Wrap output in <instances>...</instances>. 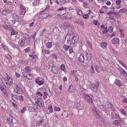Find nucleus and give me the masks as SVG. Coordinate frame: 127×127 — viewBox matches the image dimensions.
Masks as SVG:
<instances>
[{
  "label": "nucleus",
  "mask_w": 127,
  "mask_h": 127,
  "mask_svg": "<svg viewBox=\"0 0 127 127\" xmlns=\"http://www.w3.org/2000/svg\"><path fill=\"white\" fill-rule=\"evenodd\" d=\"M5 75L6 77L7 81L4 77L1 78V80L5 87L6 88H8L9 86H11L13 84V80L9 76L7 73H6Z\"/></svg>",
  "instance_id": "nucleus-1"
},
{
  "label": "nucleus",
  "mask_w": 127,
  "mask_h": 127,
  "mask_svg": "<svg viewBox=\"0 0 127 127\" xmlns=\"http://www.w3.org/2000/svg\"><path fill=\"white\" fill-rule=\"evenodd\" d=\"M34 99L35 100V103L39 107H41L44 105V103L41 97L36 96L34 97Z\"/></svg>",
  "instance_id": "nucleus-2"
},
{
  "label": "nucleus",
  "mask_w": 127,
  "mask_h": 127,
  "mask_svg": "<svg viewBox=\"0 0 127 127\" xmlns=\"http://www.w3.org/2000/svg\"><path fill=\"white\" fill-rule=\"evenodd\" d=\"M49 15L50 14L48 13L42 11L40 12L39 16L40 18L42 19L47 18Z\"/></svg>",
  "instance_id": "nucleus-3"
},
{
  "label": "nucleus",
  "mask_w": 127,
  "mask_h": 127,
  "mask_svg": "<svg viewBox=\"0 0 127 127\" xmlns=\"http://www.w3.org/2000/svg\"><path fill=\"white\" fill-rule=\"evenodd\" d=\"M23 75L26 78L29 80H32L33 78L32 75L30 73L27 72H22Z\"/></svg>",
  "instance_id": "nucleus-4"
},
{
  "label": "nucleus",
  "mask_w": 127,
  "mask_h": 127,
  "mask_svg": "<svg viewBox=\"0 0 127 127\" xmlns=\"http://www.w3.org/2000/svg\"><path fill=\"white\" fill-rule=\"evenodd\" d=\"M83 96L85 99L88 103H91L93 102L92 98L88 95L85 94L83 95Z\"/></svg>",
  "instance_id": "nucleus-5"
},
{
  "label": "nucleus",
  "mask_w": 127,
  "mask_h": 127,
  "mask_svg": "<svg viewBox=\"0 0 127 127\" xmlns=\"http://www.w3.org/2000/svg\"><path fill=\"white\" fill-rule=\"evenodd\" d=\"M20 14L21 15H24L26 12V10L25 7L22 4L20 5Z\"/></svg>",
  "instance_id": "nucleus-6"
},
{
  "label": "nucleus",
  "mask_w": 127,
  "mask_h": 127,
  "mask_svg": "<svg viewBox=\"0 0 127 127\" xmlns=\"http://www.w3.org/2000/svg\"><path fill=\"white\" fill-rule=\"evenodd\" d=\"M38 54L35 51H33L32 53V54H29V56L30 57H31L32 59H34L35 60H37L38 59Z\"/></svg>",
  "instance_id": "nucleus-7"
},
{
  "label": "nucleus",
  "mask_w": 127,
  "mask_h": 127,
  "mask_svg": "<svg viewBox=\"0 0 127 127\" xmlns=\"http://www.w3.org/2000/svg\"><path fill=\"white\" fill-rule=\"evenodd\" d=\"M89 87L90 89L93 92H96L97 89V87L94 84H90L89 85Z\"/></svg>",
  "instance_id": "nucleus-8"
},
{
  "label": "nucleus",
  "mask_w": 127,
  "mask_h": 127,
  "mask_svg": "<svg viewBox=\"0 0 127 127\" xmlns=\"http://www.w3.org/2000/svg\"><path fill=\"white\" fill-rule=\"evenodd\" d=\"M78 38L76 36H74L72 37L71 39V43L70 44V45L73 46L78 41Z\"/></svg>",
  "instance_id": "nucleus-9"
},
{
  "label": "nucleus",
  "mask_w": 127,
  "mask_h": 127,
  "mask_svg": "<svg viewBox=\"0 0 127 127\" xmlns=\"http://www.w3.org/2000/svg\"><path fill=\"white\" fill-rule=\"evenodd\" d=\"M70 73L73 76L75 77L79 76L80 73H77V70L75 69L71 71Z\"/></svg>",
  "instance_id": "nucleus-10"
},
{
  "label": "nucleus",
  "mask_w": 127,
  "mask_h": 127,
  "mask_svg": "<svg viewBox=\"0 0 127 127\" xmlns=\"http://www.w3.org/2000/svg\"><path fill=\"white\" fill-rule=\"evenodd\" d=\"M14 90L16 92L19 94H20L22 92L21 89L18 87L16 84H14Z\"/></svg>",
  "instance_id": "nucleus-11"
},
{
  "label": "nucleus",
  "mask_w": 127,
  "mask_h": 127,
  "mask_svg": "<svg viewBox=\"0 0 127 127\" xmlns=\"http://www.w3.org/2000/svg\"><path fill=\"white\" fill-rule=\"evenodd\" d=\"M120 40L119 38L116 37H114L111 40L112 43L114 44H116L119 42Z\"/></svg>",
  "instance_id": "nucleus-12"
},
{
  "label": "nucleus",
  "mask_w": 127,
  "mask_h": 127,
  "mask_svg": "<svg viewBox=\"0 0 127 127\" xmlns=\"http://www.w3.org/2000/svg\"><path fill=\"white\" fill-rule=\"evenodd\" d=\"M87 56V59L90 61L92 58V56L91 52L88 50H87L86 51Z\"/></svg>",
  "instance_id": "nucleus-13"
},
{
  "label": "nucleus",
  "mask_w": 127,
  "mask_h": 127,
  "mask_svg": "<svg viewBox=\"0 0 127 127\" xmlns=\"http://www.w3.org/2000/svg\"><path fill=\"white\" fill-rule=\"evenodd\" d=\"M62 16L63 17H64L65 19H68L70 18L71 19L72 18L71 15L67 12L63 14Z\"/></svg>",
  "instance_id": "nucleus-14"
},
{
  "label": "nucleus",
  "mask_w": 127,
  "mask_h": 127,
  "mask_svg": "<svg viewBox=\"0 0 127 127\" xmlns=\"http://www.w3.org/2000/svg\"><path fill=\"white\" fill-rule=\"evenodd\" d=\"M35 82L36 83L39 85V86H41L43 84V82L42 81H39V79L38 78H36L35 80Z\"/></svg>",
  "instance_id": "nucleus-15"
},
{
  "label": "nucleus",
  "mask_w": 127,
  "mask_h": 127,
  "mask_svg": "<svg viewBox=\"0 0 127 127\" xmlns=\"http://www.w3.org/2000/svg\"><path fill=\"white\" fill-rule=\"evenodd\" d=\"M78 60L81 62H83L84 60V55L83 54L81 55L79 57Z\"/></svg>",
  "instance_id": "nucleus-16"
},
{
  "label": "nucleus",
  "mask_w": 127,
  "mask_h": 127,
  "mask_svg": "<svg viewBox=\"0 0 127 127\" xmlns=\"http://www.w3.org/2000/svg\"><path fill=\"white\" fill-rule=\"evenodd\" d=\"M52 71L54 73H58V67L56 66H54L52 68Z\"/></svg>",
  "instance_id": "nucleus-17"
},
{
  "label": "nucleus",
  "mask_w": 127,
  "mask_h": 127,
  "mask_svg": "<svg viewBox=\"0 0 127 127\" xmlns=\"http://www.w3.org/2000/svg\"><path fill=\"white\" fill-rule=\"evenodd\" d=\"M75 88L74 86L71 85L68 89V91L70 92H73L75 91Z\"/></svg>",
  "instance_id": "nucleus-18"
},
{
  "label": "nucleus",
  "mask_w": 127,
  "mask_h": 127,
  "mask_svg": "<svg viewBox=\"0 0 127 127\" xmlns=\"http://www.w3.org/2000/svg\"><path fill=\"white\" fill-rule=\"evenodd\" d=\"M115 83L117 86H118L120 87L123 85L122 83L121 82V81L118 80H116Z\"/></svg>",
  "instance_id": "nucleus-19"
},
{
  "label": "nucleus",
  "mask_w": 127,
  "mask_h": 127,
  "mask_svg": "<svg viewBox=\"0 0 127 127\" xmlns=\"http://www.w3.org/2000/svg\"><path fill=\"white\" fill-rule=\"evenodd\" d=\"M93 23L94 25L96 26L97 28H99V25L100 24V23L96 20H94L93 21Z\"/></svg>",
  "instance_id": "nucleus-20"
},
{
  "label": "nucleus",
  "mask_w": 127,
  "mask_h": 127,
  "mask_svg": "<svg viewBox=\"0 0 127 127\" xmlns=\"http://www.w3.org/2000/svg\"><path fill=\"white\" fill-rule=\"evenodd\" d=\"M24 36L28 41L30 42L31 41L30 37L29 35L27 34H24Z\"/></svg>",
  "instance_id": "nucleus-21"
},
{
  "label": "nucleus",
  "mask_w": 127,
  "mask_h": 127,
  "mask_svg": "<svg viewBox=\"0 0 127 127\" xmlns=\"http://www.w3.org/2000/svg\"><path fill=\"white\" fill-rule=\"evenodd\" d=\"M12 98L13 100L15 102H17L18 100L17 96L14 95H13L12 96Z\"/></svg>",
  "instance_id": "nucleus-22"
},
{
  "label": "nucleus",
  "mask_w": 127,
  "mask_h": 127,
  "mask_svg": "<svg viewBox=\"0 0 127 127\" xmlns=\"http://www.w3.org/2000/svg\"><path fill=\"white\" fill-rule=\"evenodd\" d=\"M70 26V25L68 22H65L64 23V28H65V29L67 28L68 27H69Z\"/></svg>",
  "instance_id": "nucleus-23"
},
{
  "label": "nucleus",
  "mask_w": 127,
  "mask_h": 127,
  "mask_svg": "<svg viewBox=\"0 0 127 127\" xmlns=\"http://www.w3.org/2000/svg\"><path fill=\"white\" fill-rule=\"evenodd\" d=\"M46 89H45V91L47 94V95L49 97H50L52 95V94L51 93L50 89H49L48 90H47Z\"/></svg>",
  "instance_id": "nucleus-24"
},
{
  "label": "nucleus",
  "mask_w": 127,
  "mask_h": 127,
  "mask_svg": "<svg viewBox=\"0 0 127 127\" xmlns=\"http://www.w3.org/2000/svg\"><path fill=\"white\" fill-rule=\"evenodd\" d=\"M46 46L47 48H51L52 46V43L51 42H47L46 44Z\"/></svg>",
  "instance_id": "nucleus-25"
},
{
  "label": "nucleus",
  "mask_w": 127,
  "mask_h": 127,
  "mask_svg": "<svg viewBox=\"0 0 127 127\" xmlns=\"http://www.w3.org/2000/svg\"><path fill=\"white\" fill-rule=\"evenodd\" d=\"M28 110L30 112H34L35 111V108L33 107L30 106L28 107Z\"/></svg>",
  "instance_id": "nucleus-26"
},
{
  "label": "nucleus",
  "mask_w": 127,
  "mask_h": 127,
  "mask_svg": "<svg viewBox=\"0 0 127 127\" xmlns=\"http://www.w3.org/2000/svg\"><path fill=\"white\" fill-rule=\"evenodd\" d=\"M3 93L4 96L5 97H7L8 96V94L7 93L5 89L2 91Z\"/></svg>",
  "instance_id": "nucleus-27"
},
{
  "label": "nucleus",
  "mask_w": 127,
  "mask_h": 127,
  "mask_svg": "<svg viewBox=\"0 0 127 127\" xmlns=\"http://www.w3.org/2000/svg\"><path fill=\"white\" fill-rule=\"evenodd\" d=\"M94 113L97 117L98 118L100 117L98 113L96 110L94 109Z\"/></svg>",
  "instance_id": "nucleus-28"
},
{
  "label": "nucleus",
  "mask_w": 127,
  "mask_h": 127,
  "mask_svg": "<svg viewBox=\"0 0 127 127\" xmlns=\"http://www.w3.org/2000/svg\"><path fill=\"white\" fill-rule=\"evenodd\" d=\"M25 70L27 72H30L32 70L31 66H27L25 68Z\"/></svg>",
  "instance_id": "nucleus-29"
},
{
  "label": "nucleus",
  "mask_w": 127,
  "mask_h": 127,
  "mask_svg": "<svg viewBox=\"0 0 127 127\" xmlns=\"http://www.w3.org/2000/svg\"><path fill=\"white\" fill-rule=\"evenodd\" d=\"M77 22L78 24L81 25L82 27L83 28L84 27V23L81 21V20H78L77 21Z\"/></svg>",
  "instance_id": "nucleus-30"
},
{
  "label": "nucleus",
  "mask_w": 127,
  "mask_h": 127,
  "mask_svg": "<svg viewBox=\"0 0 127 127\" xmlns=\"http://www.w3.org/2000/svg\"><path fill=\"white\" fill-rule=\"evenodd\" d=\"M2 14L6 16L7 15L8 13L7 11L5 9H3L1 12Z\"/></svg>",
  "instance_id": "nucleus-31"
},
{
  "label": "nucleus",
  "mask_w": 127,
  "mask_h": 127,
  "mask_svg": "<svg viewBox=\"0 0 127 127\" xmlns=\"http://www.w3.org/2000/svg\"><path fill=\"white\" fill-rule=\"evenodd\" d=\"M25 43V40L24 39H21L20 42V45L21 46H24Z\"/></svg>",
  "instance_id": "nucleus-32"
},
{
  "label": "nucleus",
  "mask_w": 127,
  "mask_h": 127,
  "mask_svg": "<svg viewBox=\"0 0 127 127\" xmlns=\"http://www.w3.org/2000/svg\"><path fill=\"white\" fill-rule=\"evenodd\" d=\"M107 43L106 42H103L100 44L101 47L103 48H105L106 47Z\"/></svg>",
  "instance_id": "nucleus-33"
},
{
  "label": "nucleus",
  "mask_w": 127,
  "mask_h": 127,
  "mask_svg": "<svg viewBox=\"0 0 127 127\" xmlns=\"http://www.w3.org/2000/svg\"><path fill=\"white\" fill-rule=\"evenodd\" d=\"M8 119V120L7 121L9 123H12L13 121V117L12 116H9Z\"/></svg>",
  "instance_id": "nucleus-34"
},
{
  "label": "nucleus",
  "mask_w": 127,
  "mask_h": 127,
  "mask_svg": "<svg viewBox=\"0 0 127 127\" xmlns=\"http://www.w3.org/2000/svg\"><path fill=\"white\" fill-rule=\"evenodd\" d=\"M60 69L63 71H64L66 70L65 66L64 64H62L61 66Z\"/></svg>",
  "instance_id": "nucleus-35"
},
{
  "label": "nucleus",
  "mask_w": 127,
  "mask_h": 127,
  "mask_svg": "<svg viewBox=\"0 0 127 127\" xmlns=\"http://www.w3.org/2000/svg\"><path fill=\"white\" fill-rule=\"evenodd\" d=\"M40 42V39L39 38H37L35 41L34 45H36L38 44H39Z\"/></svg>",
  "instance_id": "nucleus-36"
},
{
  "label": "nucleus",
  "mask_w": 127,
  "mask_h": 127,
  "mask_svg": "<svg viewBox=\"0 0 127 127\" xmlns=\"http://www.w3.org/2000/svg\"><path fill=\"white\" fill-rule=\"evenodd\" d=\"M17 99L18 102L19 100L22 101L24 100V98H23V96L22 95H19L18 97H17Z\"/></svg>",
  "instance_id": "nucleus-37"
},
{
  "label": "nucleus",
  "mask_w": 127,
  "mask_h": 127,
  "mask_svg": "<svg viewBox=\"0 0 127 127\" xmlns=\"http://www.w3.org/2000/svg\"><path fill=\"white\" fill-rule=\"evenodd\" d=\"M109 19L112 20H113L115 21L116 19L114 17L113 15H109Z\"/></svg>",
  "instance_id": "nucleus-38"
},
{
  "label": "nucleus",
  "mask_w": 127,
  "mask_h": 127,
  "mask_svg": "<svg viewBox=\"0 0 127 127\" xmlns=\"http://www.w3.org/2000/svg\"><path fill=\"white\" fill-rule=\"evenodd\" d=\"M119 31L120 32L121 35L122 37H124L125 35L124 33L123 32V30L122 29H119Z\"/></svg>",
  "instance_id": "nucleus-39"
},
{
  "label": "nucleus",
  "mask_w": 127,
  "mask_h": 127,
  "mask_svg": "<svg viewBox=\"0 0 127 127\" xmlns=\"http://www.w3.org/2000/svg\"><path fill=\"white\" fill-rule=\"evenodd\" d=\"M76 12L77 13L80 15H81L82 14V11L79 9H77L76 10Z\"/></svg>",
  "instance_id": "nucleus-40"
},
{
  "label": "nucleus",
  "mask_w": 127,
  "mask_h": 127,
  "mask_svg": "<svg viewBox=\"0 0 127 127\" xmlns=\"http://www.w3.org/2000/svg\"><path fill=\"white\" fill-rule=\"evenodd\" d=\"M39 1L38 0H34L33 3V4L34 6H37L39 4Z\"/></svg>",
  "instance_id": "nucleus-41"
},
{
  "label": "nucleus",
  "mask_w": 127,
  "mask_h": 127,
  "mask_svg": "<svg viewBox=\"0 0 127 127\" xmlns=\"http://www.w3.org/2000/svg\"><path fill=\"white\" fill-rule=\"evenodd\" d=\"M103 30L102 31V33H107L108 32L107 27H106L105 28L103 29Z\"/></svg>",
  "instance_id": "nucleus-42"
},
{
  "label": "nucleus",
  "mask_w": 127,
  "mask_h": 127,
  "mask_svg": "<svg viewBox=\"0 0 127 127\" xmlns=\"http://www.w3.org/2000/svg\"><path fill=\"white\" fill-rule=\"evenodd\" d=\"M48 108L50 110V111L51 113H52L53 112V108L52 107V105L51 104H50L48 105Z\"/></svg>",
  "instance_id": "nucleus-43"
},
{
  "label": "nucleus",
  "mask_w": 127,
  "mask_h": 127,
  "mask_svg": "<svg viewBox=\"0 0 127 127\" xmlns=\"http://www.w3.org/2000/svg\"><path fill=\"white\" fill-rule=\"evenodd\" d=\"M127 11V9L125 8H122L120 9L119 12H124L125 11Z\"/></svg>",
  "instance_id": "nucleus-44"
},
{
  "label": "nucleus",
  "mask_w": 127,
  "mask_h": 127,
  "mask_svg": "<svg viewBox=\"0 0 127 127\" xmlns=\"http://www.w3.org/2000/svg\"><path fill=\"white\" fill-rule=\"evenodd\" d=\"M63 48L66 51L69 49V46L66 45H64L63 46Z\"/></svg>",
  "instance_id": "nucleus-45"
},
{
  "label": "nucleus",
  "mask_w": 127,
  "mask_h": 127,
  "mask_svg": "<svg viewBox=\"0 0 127 127\" xmlns=\"http://www.w3.org/2000/svg\"><path fill=\"white\" fill-rule=\"evenodd\" d=\"M24 51L28 53L30 52L31 51V47H28L27 48L24 50Z\"/></svg>",
  "instance_id": "nucleus-46"
},
{
  "label": "nucleus",
  "mask_w": 127,
  "mask_h": 127,
  "mask_svg": "<svg viewBox=\"0 0 127 127\" xmlns=\"http://www.w3.org/2000/svg\"><path fill=\"white\" fill-rule=\"evenodd\" d=\"M45 121L43 120H42L39 121V125H42V126H44V123H43Z\"/></svg>",
  "instance_id": "nucleus-47"
},
{
  "label": "nucleus",
  "mask_w": 127,
  "mask_h": 127,
  "mask_svg": "<svg viewBox=\"0 0 127 127\" xmlns=\"http://www.w3.org/2000/svg\"><path fill=\"white\" fill-rule=\"evenodd\" d=\"M54 109V111H59L61 110V108L59 107H55Z\"/></svg>",
  "instance_id": "nucleus-48"
},
{
  "label": "nucleus",
  "mask_w": 127,
  "mask_h": 127,
  "mask_svg": "<svg viewBox=\"0 0 127 127\" xmlns=\"http://www.w3.org/2000/svg\"><path fill=\"white\" fill-rule=\"evenodd\" d=\"M13 127H19L20 126L19 124L17 123H15L13 124Z\"/></svg>",
  "instance_id": "nucleus-49"
},
{
  "label": "nucleus",
  "mask_w": 127,
  "mask_h": 127,
  "mask_svg": "<svg viewBox=\"0 0 127 127\" xmlns=\"http://www.w3.org/2000/svg\"><path fill=\"white\" fill-rule=\"evenodd\" d=\"M113 107L112 105L111 104H109L108 105V108L110 110H112Z\"/></svg>",
  "instance_id": "nucleus-50"
},
{
  "label": "nucleus",
  "mask_w": 127,
  "mask_h": 127,
  "mask_svg": "<svg viewBox=\"0 0 127 127\" xmlns=\"http://www.w3.org/2000/svg\"><path fill=\"white\" fill-rule=\"evenodd\" d=\"M0 89L1 91L5 89L4 87L2 84L0 85Z\"/></svg>",
  "instance_id": "nucleus-51"
},
{
  "label": "nucleus",
  "mask_w": 127,
  "mask_h": 127,
  "mask_svg": "<svg viewBox=\"0 0 127 127\" xmlns=\"http://www.w3.org/2000/svg\"><path fill=\"white\" fill-rule=\"evenodd\" d=\"M121 0H117L116 1V4L117 5H119L120 4L121 2Z\"/></svg>",
  "instance_id": "nucleus-52"
},
{
  "label": "nucleus",
  "mask_w": 127,
  "mask_h": 127,
  "mask_svg": "<svg viewBox=\"0 0 127 127\" xmlns=\"http://www.w3.org/2000/svg\"><path fill=\"white\" fill-rule=\"evenodd\" d=\"M36 95L39 96H41L43 95V94H42L40 92H38L36 93Z\"/></svg>",
  "instance_id": "nucleus-53"
},
{
  "label": "nucleus",
  "mask_w": 127,
  "mask_h": 127,
  "mask_svg": "<svg viewBox=\"0 0 127 127\" xmlns=\"http://www.w3.org/2000/svg\"><path fill=\"white\" fill-rule=\"evenodd\" d=\"M43 93L44 94L43 95V98L44 99H45L47 97V95L45 92H44Z\"/></svg>",
  "instance_id": "nucleus-54"
},
{
  "label": "nucleus",
  "mask_w": 127,
  "mask_h": 127,
  "mask_svg": "<svg viewBox=\"0 0 127 127\" xmlns=\"http://www.w3.org/2000/svg\"><path fill=\"white\" fill-rule=\"evenodd\" d=\"M65 9H67V8H64L63 7H61L60 8L57 10V11H60L62 10H64Z\"/></svg>",
  "instance_id": "nucleus-55"
},
{
  "label": "nucleus",
  "mask_w": 127,
  "mask_h": 127,
  "mask_svg": "<svg viewBox=\"0 0 127 127\" xmlns=\"http://www.w3.org/2000/svg\"><path fill=\"white\" fill-rule=\"evenodd\" d=\"M108 30L109 32H111L113 31V29L112 27L110 26L108 28Z\"/></svg>",
  "instance_id": "nucleus-56"
},
{
  "label": "nucleus",
  "mask_w": 127,
  "mask_h": 127,
  "mask_svg": "<svg viewBox=\"0 0 127 127\" xmlns=\"http://www.w3.org/2000/svg\"><path fill=\"white\" fill-rule=\"evenodd\" d=\"M43 52H44V53L46 54H49L50 52V51L47 50L46 49H44L43 51Z\"/></svg>",
  "instance_id": "nucleus-57"
},
{
  "label": "nucleus",
  "mask_w": 127,
  "mask_h": 127,
  "mask_svg": "<svg viewBox=\"0 0 127 127\" xmlns=\"http://www.w3.org/2000/svg\"><path fill=\"white\" fill-rule=\"evenodd\" d=\"M123 102L125 103H127V98L125 97L123 99Z\"/></svg>",
  "instance_id": "nucleus-58"
},
{
  "label": "nucleus",
  "mask_w": 127,
  "mask_h": 127,
  "mask_svg": "<svg viewBox=\"0 0 127 127\" xmlns=\"http://www.w3.org/2000/svg\"><path fill=\"white\" fill-rule=\"evenodd\" d=\"M90 69L92 73H95V71L94 70L93 66L92 65H91Z\"/></svg>",
  "instance_id": "nucleus-59"
},
{
  "label": "nucleus",
  "mask_w": 127,
  "mask_h": 127,
  "mask_svg": "<svg viewBox=\"0 0 127 127\" xmlns=\"http://www.w3.org/2000/svg\"><path fill=\"white\" fill-rule=\"evenodd\" d=\"M69 9L70 12H72L74 11V7H71L69 8Z\"/></svg>",
  "instance_id": "nucleus-60"
},
{
  "label": "nucleus",
  "mask_w": 127,
  "mask_h": 127,
  "mask_svg": "<svg viewBox=\"0 0 127 127\" xmlns=\"http://www.w3.org/2000/svg\"><path fill=\"white\" fill-rule=\"evenodd\" d=\"M121 113L125 115L126 114V112L125 110L123 109H122L120 110Z\"/></svg>",
  "instance_id": "nucleus-61"
},
{
  "label": "nucleus",
  "mask_w": 127,
  "mask_h": 127,
  "mask_svg": "<svg viewBox=\"0 0 127 127\" xmlns=\"http://www.w3.org/2000/svg\"><path fill=\"white\" fill-rule=\"evenodd\" d=\"M83 17L85 19H87L88 17V15L86 14H84L83 15Z\"/></svg>",
  "instance_id": "nucleus-62"
},
{
  "label": "nucleus",
  "mask_w": 127,
  "mask_h": 127,
  "mask_svg": "<svg viewBox=\"0 0 127 127\" xmlns=\"http://www.w3.org/2000/svg\"><path fill=\"white\" fill-rule=\"evenodd\" d=\"M98 64H96L94 66V68L96 71L98 72Z\"/></svg>",
  "instance_id": "nucleus-63"
},
{
  "label": "nucleus",
  "mask_w": 127,
  "mask_h": 127,
  "mask_svg": "<svg viewBox=\"0 0 127 127\" xmlns=\"http://www.w3.org/2000/svg\"><path fill=\"white\" fill-rule=\"evenodd\" d=\"M52 56L53 59H55L56 60L57 59V56L55 54H53Z\"/></svg>",
  "instance_id": "nucleus-64"
}]
</instances>
